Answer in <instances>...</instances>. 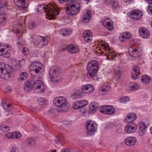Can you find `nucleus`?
<instances>
[{
	"mask_svg": "<svg viewBox=\"0 0 152 152\" xmlns=\"http://www.w3.org/2000/svg\"><path fill=\"white\" fill-rule=\"evenodd\" d=\"M34 87L38 93H43L45 88L42 82L40 80H37L34 81L33 85L30 81H27L25 82L23 88L26 92H29L31 91Z\"/></svg>",
	"mask_w": 152,
	"mask_h": 152,
	"instance_id": "1",
	"label": "nucleus"
},
{
	"mask_svg": "<svg viewBox=\"0 0 152 152\" xmlns=\"http://www.w3.org/2000/svg\"><path fill=\"white\" fill-rule=\"evenodd\" d=\"M14 72V69L11 66L6 65L4 62L0 63V76L2 78L8 79Z\"/></svg>",
	"mask_w": 152,
	"mask_h": 152,
	"instance_id": "2",
	"label": "nucleus"
},
{
	"mask_svg": "<svg viewBox=\"0 0 152 152\" xmlns=\"http://www.w3.org/2000/svg\"><path fill=\"white\" fill-rule=\"evenodd\" d=\"M66 12L69 15H76L80 11V5L75 1H70L66 4Z\"/></svg>",
	"mask_w": 152,
	"mask_h": 152,
	"instance_id": "3",
	"label": "nucleus"
},
{
	"mask_svg": "<svg viewBox=\"0 0 152 152\" xmlns=\"http://www.w3.org/2000/svg\"><path fill=\"white\" fill-rule=\"evenodd\" d=\"M53 103L57 107L61 108L58 112H66L69 109V106L66 99L63 96H58L53 99Z\"/></svg>",
	"mask_w": 152,
	"mask_h": 152,
	"instance_id": "4",
	"label": "nucleus"
},
{
	"mask_svg": "<svg viewBox=\"0 0 152 152\" xmlns=\"http://www.w3.org/2000/svg\"><path fill=\"white\" fill-rule=\"evenodd\" d=\"M98 69V64L96 61L93 60L92 62H90L87 66V69L88 72L87 74L88 77L89 78H92L95 80L96 75Z\"/></svg>",
	"mask_w": 152,
	"mask_h": 152,
	"instance_id": "5",
	"label": "nucleus"
},
{
	"mask_svg": "<svg viewBox=\"0 0 152 152\" xmlns=\"http://www.w3.org/2000/svg\"><path fill=\"white\" fill-rule=\"evenodd\" d=\"M55 4H50L46 6L45 13L47 16L50 17L48 19L53 18L54 16L58 15L59 11L57 9Z\"/></svg>",
	"mask_w": 152,
	"mask_h": 152,
	"instance_id": "6",
	"label": "nucleus"
},
{
	"mask_svg": "<svg viewBox=\"0 0 152 152\" xmlns=\"http://www.w3.org/2000/svg\"><path fill=\"white\" fill-rule=\"evenodd\" d=\"M86 133L89 135L94 134L97 130L96 124L94 122L88 120L85 124Z\"/></svg>",
	"mask_w": 152,
	"mask_h": 152,
	"instance_id": "7",
	"label": "nucleus"
},
{
	"mask_svg": "<svg viewBox=\"0 0 152 152\" xmlns=\"http://www.w3.org/2000/svg\"><path fill=\"white\" fill-rule=\"evenodd\" d=\"M30 68L34 71L37 74H39L44 71V67L41 63L39 62L35 61L31 63Z\"/></svg>",
	"mask_w": 152,
	"mask_h": 152,
	"instance_id": "8",
	"label": "nucleus"
},
{
	"mask_svg": "<svg viewBox=\"0 0 152 152\" xmlns=\"http://www.w3.org/2000/svg\"><path fill=\"white\" fill-rule=\"evenodd\" d=\"M59 73V69L57 66H53L50 68L49 73L52 82L57 81V77L58 76Z\"/></svg>",
	"mask_w": 152,
	"mask_h": 152,
	"instance_id": "9",
	"label": "nucleus"
},
{
	"mask_svg": "<svg viewBox=\"0 0 152 152\" xmlns=\"http://www.w3.org/2000/svg\"><path fill=\"white\" fill-rule=\"evenodd\" d=\"M99 110L102 113L111 115L114 113L115 110L113 107L109 105H106L101 106Z\"/></svg>",
	"mask_w": 152,
	"mask_h": 152,
	"instance_id": "10",
	"label": "nucleus"
},
{
	"mask_svg": "<svg viewBox=\"0 0 152 152\" xmlns=\"http://www.w3.org/2000/svg\"><path fill=\"white\" fill-rule=\"evenodd\" d=\"M142 13L141 11L133 10L130 12L129 16L133 20H138L142 17Z\"/></svg>",
	"mask_w": 152,
	"mask_h": 152,
	"instance_id": "11",
	"label": "nucleus"
},
{
	"mask_svg": "<svg viewBox=\"0 0 152 152\" xmlns=\"http://www.w3.org/2000/svg\"><path fill=\"white\" fill-rule=\"evenodd\" d=\"M129 124V125L126 126L125 127L126 132L129 134L134 132L137 129V125L135 123Z\"/></svg>",
	"mask_w": 152,
	"mask_h": 152,
	"instance_id": "12",
	"label": "nucleus"
},
{
	"mask_svg": "<svg viewBox=\"0 0 152 152\" xmlns=\"http://www.w3.org/2000/svg\"><path fill=\"white\" fill-rule=\"evenodd\" d=\"M66 49L67 50L69 53L71 54H75L79 51L78 47L73 44H71L66 46Z\"/></svg>",
	"mask_w": 152,
	"mask_h": 152,
	"instance_id": "13",
	"label": "nucleus"
},
{
	"mask_svg": "<svg viewBox=\"0 0 152 152\" xmlns=\"http://www.w3.org/2000/svg\"><path fill=\"white\" fill-rule=\"evenodd\" d=\"M138 134L140 136L144 135L146 129L147 128L146 125L142 122H140L138 124Z\"/></svg>",
	"mask_w": 152,
	"mask_h": 152,
	"instance_id": "14",
	"label": "nucleus"
},
{
	"mask_svg": "<svg viewBox=\"0 0 152 152\" xmlns=\"http://www.w3.org/2000/svg\"><path fill=\"white\" fill-rule=\"evenodd\" d=\"M140 71L139 67L137 66H134L132 68L131 77L133 79L136 80L138 78L139 75L140 74Z\"/></svg>",
	"mask_w": 152,
	"mask_h": 152,
	"instance_id": "15",
	"label": "nucleus"
},
{
	"mask_svg": "<svg viewBox=\"0 0 152 152\" xmlns=\"http://www.w3.org/2000/svg\"><path fill=\"white\" fill-rule=\"evenodd\" d=\"M137 118V115L134 113L128 114L125 118V120L127 123H134L133 122Z\"/></svg>",
	"mask_w": 152,
	"mask_h": 152,
	"instance_id": "16",
	"label": "nucleus"
},
{
	"mask_svg": "<svg viewBox=\"0 0 152 152\" xmlns=\"http://www.w3.org/2000/svg\"><path fill=\"white\" fill-rule=\"evenodd\" d=\"M7 46H3L0 44V56H3L4 57L9 58L10 56V54L7 52Z\"/></svg>",
	"mask_w": 152,
	"mask_h": 152,
	"instance_id": "17",
	"label": "nucleus"
},
{
	"mask_svg": "<svg viewBox=\"0 0 152 152\" xmlns=\"http://www.w3.org/2000/svg\"><path fill=\"white\" fill-rule=\"evenodd\" d=\"M132 36L129 33L125 32L121 34L119 37V40L121 42H125L129 40L131 38Z\"/></svg>",
	"mask_w": 152,
	"mask_h": 152,
	"instance_id": "18",
	"label": "nucleus"
},
{
	"mask_svg": "<svg viewBox=\"0 0 152 152\" xmlns=\"http://www.w3.org/2000/svg\"><path fill=\"white\" fill-rule=\"evenodd\" d=\"M139 31L140 36L143 38H148L150 37L149 32L145 28H140Z\"/></svg>",
	"mask_w": 152,
	"mask_h": 152,
	"instance_id": "19",
	"label": "nucleus"
},
{
	"mask_svg": "<svg viewBox=\"0 0 152 152\" xmlns=\"http://www.w3.org/2000/svg\"><path fill=\"white\" fill-rule=\"evenodd\" d=\"M48 37H44L42 36H38L37 39L39 41V45L43 47L46 45L48 43Z\"/></svg>",
	"mask_w": 152,
	"mask_h": 152,
	"instance_id": "20",
	"label": "nucleus"
},
{
	"mask_svg": "<svg viewBox=\"0 0 152 152\" xmlns=\"http://www.w3.org/2000/svg\"><path fill=\"white\" fill-rule=\"evenodd\" d=\"M125 142L127 145L133 146L136 144L137 140L136 138L134 137H128L125 139Z\"/></svg>",
	"mask_w": 152,
	"mask_h": 152,
	"instance_id": "21",
	"label": "nucleus"
},
{
	"mask_svg": "<svg viewBox=\"0 0 152 152\" xmlns=\"http://www.w3.org/2000/svg\"><path fill=\"white\" fill-rule=\"evenodd\" d=\"M81 90L83 93H86L92 92L94 90V87L89 84L83 86L81 88Z\"/></svg>",
	"mask_w": 152,
	"mask_h": 152,
	"instance_id": "22",
	"label": "nucleus"
},
{
	"mask_svg": "<svg viewBox=\"0 0 152 152\" xmlns=\"http://www.w3.org/2000/svg\"><path fill=\"white\" fill-rule=\"evenodd\" d=\"M16 6L20 9H25L26 7L25 6V0H13Z\"/></svg>",
	"mask_w": 152,
	"mask_h": 152,
	"instance_id": "23",
	"label": "nucleus"
},
{
	"mask_svg": "<svg viewBox=\"0 0 152 152\" xmlns=\"http://www.w3.org/2000/svg\"><path fill=\"white\" fill-rule=\"evenodd\" d=\"M99 107V104L96 102L91 103L89 105V111L91 113H94L97 110Z\"/></svg>",
	"mask_w": 152,
	"mask_h": 152,
	"instance_id": "24",
	"label": "nucleus"
},
{
	"mask_svg": "<svg viewBox=\"0 0 152 152\" xmlns=\"http://www.w3.org/2000/svg\"><path fill=\"white\" fill-rule=\"evenodd\" d=\"M110 88L105 85L102 86L99 89V91L102 95H104L106 94L109 90Z\"/></svg>",
	"mask_w": 152,
	"mask_h": 152,
	"instance_id": "25",
	"label": "nucleus"
},
{
	"mask_svg": "<svg viewBox=\"0 0 152 152\" xmlns=\"http://www.w3.org/2000/svg\"><path fill=\"white\" fill-rule=\"evenodd\" d=\"M37 36L34 35L31 36V39L32 40H31V42L33 43V45L34 46H38L39 45V41H38L37 39Z\"/></svg>",
	"mask_w": 152,
	"mask_h": 152,
	"instance_id": "26",
	"label": "nucleus"
},
{
	"mask_svg": "<svg viewBox=\"0 0 152 152\" xmlns=\"http://www.w3.org/2000/svg\"><path fill=\"white\" fill-rule=\"evenodd\" d=\"M27 76L28 75L26 72H22L20 74V77L18 78V80L20 82H22L27 79Z\"/></svg>",
	"mask_w": 152,
	"mask_h": 152,
	"instance_id": "27",
	"label": "nucleus"
},
{
	"mask_svg": "<svg viewBox=\"0 0 152 152\" xmlns=\"http://www.w3.org/2000/svg\"><path fill=\"white\" fill-rule=\"evenodd\" d=\"M150 80V77L146 75L142 76L141 78L142 82L143 83L145 84H148L149 83Z\"/></svg>",
	"mask_w": 152,
	"mask_h": 152,
	"instance_id": "28",
	"label": "nucleus"
},
{
	"mask_svg": "<svg viewBox=\"0 0 152 152\" xmlns=\"http://www.w3.org/2000/svg\"><path fill=\"white\" fill-rule=\"evenodd\" d=\"M46 5L44 6V5L42 4L39 5L38 6V7L37 9V11L41 13H42L43 12H45V10H46Z\"/></svg>",
	"mask_w": 152,
	"mask_h": 152,
	"instance_id": "29",
	"label": "nucleus"
},
{
	"mask_svg": "<svg viewBox=\"0 0 152 152\" xmlns=\"http://www.w3.org/2000/svg\"><path fill=\"white\" fill-rule=\"evenodd\" d=\"M35 143V140L33 138L29 137L27 138L26 140L27 145L29 146H32L34 145Z\"/></svg>",
	"mask_w": 152,
	"mask_h": 152,
	"instance_id": "30",
	"label": "nucleus"
},
{
	"mask_svg": "<svg viewBox=\"0 0 152 152\" xmlns=\"http://www.w3.org/2000/svg\"><path fill=\"white\" fill-rule=\"evenodd\" d=\"M71 32L67 30L66 28H64L60 31V34L63 36H66L70 34Z\"/></svg>",
	"mask_w": 152,
	"mask_h": 152,
	"instance_id": "31",
	"label": "nucleus"
},
{
	"mask_svg": "<svg viewBox=\"0 0 152 152\" xmlns=\"http://www.w3.org/2000/svg\"><path fill=\"white\" fill-rule=\"evenodd\" d=\"M150 4L148 8L147 11L150 15H152V0H146Z\"/></svg>",
	"mask_w": 152,
	"mask_h": 152,
	"instance_id": "32",
	"label": "nucleus"
},
{
	"mask_svg": "<svg viewBox=\"0 0 152 152\" xmlns=\"http://www.w3.org/2000/svg\"><path fill=\"white\" fill-rule=\"evenodd\" d=\"M37 102L39 104L42 105L46 104L47 100L43 97H39L38 99Z\"/></svg>",
	"mask_w": 152,
	"mask_h": 152,
	"instance_id": "33",
	"label": "nucleus"
},
{
	"mask_svg": "<svg viewBox=\"0 0 152 152\" xmlns=\"http://www.w3.org/2000/svg\"><path fill=\"white\" fill-rule=\"evenodd\" d=\"M73 107L75 110H78L81 108L79 101H77L75 102L73 105Z\"/></svg>",
	"mask_w": 152,
	"mask_h": 152,
	"instance_id": "34",
	"label": "nucleus"
},
{
	"mask_svg": "<svg viewBox=\"0 0 152 152\" xmlns=\"http://www.w3.org/2000/svg\"><path fill=\"white\" fill-rule=\"evenodd\" d=\"M1 129L2 131L4 132H6L9 131L10 130L9 127L5 125H2L1 126Z\"/></svg>",
	"mask_w": 152,
	"mask_h": 152,
	"instance_id": "35",
	"label": "nucleus"
},
{
	"mask_svg": "<svg viewBox=\"0 0 152 152\" xmlns=\"http://www.w3.org/2000/svg\"><path fill=\"white\" fill-rule=\"evenodd\" d=\"M112 8L115 9L118 6V3L117 0H113L110 5Z\"/></svg>",
	"mask_w": 152,
	"mask_h": 152,
	"instance_id": "36",
	"label": "nucleus"
},
{
	"mask_svg": "<svg viewBox=\"0 0 152 152\" xmlns=\"http://www.w3.org/2000/svg\"><path fill=\"white\" fill-rule=\"evenodd\" d=\"M92 36V32L90 30H88L85 31L83 33V37H86Z\"/></svg>",
	"mask_w": 152,
	"mask_h": 152,
	"instance_id": "37",
	"label": "nucleus"
},
{
	"mask_svg": "<svg viewBox=\"0 0 152 152\" xmlns=\"http://www.w3.org/2000/svg\"><path fill=\"white\" fill-rule=\"evenodd\" d=\"M79 101L80 102V105L81 108L84 107L88 104V101L86 100H83Z\"/></svg>",
	"mask_w": 152,
	"mask_h": 152,
	"instance_id": "38",
	"label": "nucleus"
},
{
	"mask_svg": "<svg viewBox=\"0 0 152 152\" xmlns=\"http://www.w3.org/2000/svg\"><path fill=\"white\" fill-rule=\"evenodd\" d=\"M6 5L4 2L0 1V10L2 11H5L6 8Z\"/></svg>",
	"mask_w": 152,
	"mask_h": 152,
	"instance_id": "39",
	"label": "nucleus"
},
{
	"mask_svg": "<svg viewBox=\"0 0 152 152\" xmlns=\"http://www.w3.org/2000/svg\"><path fill=\"white\" fill-rule=\"evenodd\" d=\"M129 90L133 91L138 89L139 85L137 83L134 84V85L129 86Z\"/></svg>",
	"mask_w": 152,
	"mask_h": 152,
	"instance_id": "40",
	"label": "nucleus"
},
{
	"mask_svg": "<svg viewBox=\"0 0 152 152\" xmlns=\"http://www.w3.org/2000/svg\"><path fill=\"white\" fill-rule=\"evenodd\" d=\"M129 100L128 97L126 96L125 97L122 98L120 99V102L121 103H126Z\"/></svg>",
	"mask_w": 152,
	"mask_h": 152,
	"instance_id": "41",
	"label": "nucleus"
},
{
	"mask_svg": "<svg viewBox=\"0 0 152 152\" xmlns=\"http://www.w3.org/2000/svg\"><path fill=\"white\" fill-rule=\"evenodd\" d=\"M71 94V97L72 99H75L77 98H79L75 91L72 92Z\"/></svg>",
	"mask_w": 152,
	"mask_h": 152,
	"instance_id": "42",
	"label": "nucleus"
},
{
	"mask_svg": "<svg viewBox=\"0 0 152 152\" xmlns=\"http://www.w3.org/2000/svg\"><path fill=\"white\" fill-rule=\"evenodd\" d=\"M5 137L9 139H14V137L13 133H9L5 134Z\"/></svg>",
	"mask_w": 152,
	"mask_h": 152,
	"instance_id": "43",
	"label": "nucleus"
},
{
	"mask_svg": "<svg viewBox=\"0 0 152 152\" xmlns=\"http://www.w3.org/2000/svg\"><path fill=\"white\" fill-rule=\"evenodd\" d=\"M76 92L77 96L79 98H80L81 96L83 95V93L81 90H78L75 91Z\"/></svg>",
	"mask_w": 152,
	"mask_h": 152,
	"instance_id": "44",
	"label": "nucleus"
},
{
	"mask_svg": "<svg viewBox=\"0 0 152 152\" xmlns=\"http://www.w3.org/2000/svg\"><path fill=\"white\" fill-rule=\"evenodd\" d=\"M13 135L14 137V138L18 139L21 136V134L19 132H13Z\"/></svg>",
	"mask_w": 152,
	"mask_h": 152,
	"instance_id": "45",
	"label": "nucleus"
},
{
	"mask_svg": "<svg viewBox=\"0 0 152 152\" xmlns=\"http://www.w3.org/2000/svg\"><path fill=\"white\" fill-rule=\"evenodd\" d=\"M106 27L109 30H111L113 28V26L111 25V23L110 22H107Z\"/></svg>",
	"mask_w": 152,
	"mask_h": 152,
	"instance_id": "46",
	"label": "nucleus"
},
{
	"mask_svg": "<svg viewBox=\"0 0 152 152\" xmlns=\"http://www.w3.org/2000/svg\"><path fill=\"white\" fill-rule=\"evenodd\" d=\"M120 69V67L118 66L117 68L114 70L115 74L117 75L118 77H120L121 75V71L119 70Z\"/></svg>",
	"mask_w": 152,
	"mask_h": 152,
	"instance_id": "47",
	"label": "nucleus"
},
{
	"mask_svg": "<svg viewBox=\"0 0 152 152\" xmlns=\"http://www.w3.org/2000/svg\"><path fill=\"white\" fill-rule=\"evenodd\" d=\"M84 41L87 42H90L92 39V36L83 37Z\"/></svg>",
	"mask_w": 152,
	"mask_h": 152,
	"instance_id": "48",
	"label": "nucleus"
},
{
	"mask_svg": "<svg viewBox=\"0 0 152 152\" xmlns=\"http://www.w3.org/2000/svg\"><path fill=\"white\" fill-rule=\"evenodd\" d=\"M7 20V17L6 15L3 13H0V20L2 19Z\"/></svg>",
	"mask_w": 152,
	"mask_h": 152,
	"instance_id": "49",
	"label": "nucleus"
},
{
	"mask_svg": "<svg viewBox=\"0 0 152 152\" xmlns=\"http://www.w3.org/2000/svg\"><path fill=\"white\" fill-rule=\"evenodd\" d=\"M22 53L24 55H27L29 53L28 49L26 47L23 48L22 50Z\"/></svg>",
	"mask_w": 152,
	"mask_h": 152,
	"instance_id": "50",
	"label": "nucleus"
},
{
	"mask_svg": "<svg viewBox=\"0 0 152 152\" xmlns=\"http://www.w3.org/2000/svg\"><path fill=\"white\" fill-rule=\"evenodd\" d=\"M88 15H89V17H90V19L91 17V12L90 10H88L87 11V13L86 15H84V17H85L86 18H88Z\"/></svg>",
	"mask_w": 152,
	"mask_h": 152,
	"instance_id": "51",
	"label": "nucleus"
},
{
	"mask_svg": "<svg viewBox=\"0 0 152 152\" xmlns=\"http://www.w3.org/2000/svg\"><path fill=\"white\" fill-rule=\"evenodd\" d=\"M88 18H86L85 17H84L82 19V21L84 23H86L88 22L90 20V17H89V15H88Z\"/></svg>",
	"mask_w": 152,
	"mask_h": 152,
	"instance_id": "52",
	"label": "nucleus"
},
{
	"mask_svg": "<svg viewBox=\"0 0 152 152\" xmlns=\"http://www.w3.org/2000/svg\"><path fill=\"white\" fill-rule=\"evenodd\" d=\"M10 152H19V151L17 147L14 146L12 148Z\"/></svg>",
	"mask_w": 152,
	"mask_h": 152,
	"instance_id": "53",
	"label": "nucleus"
},
{
	"mask_svg": "<svg viewBox=\"0 0 152 152\" xmlns=\"http://www.w3.org/2000/svg\"><path fill=\"white\" fill-rule=\"evenodd\" d=\"M12 105L11 104H8L5 107V110L9 111L12 109Z\"/></svg>",
	"mask_w": 152,
	"mask_h": 152,
	"instance_id": "54",
	"label": "nucleus"
},
{
	"mask_svg": "<svg viewBox=\"0 0 152 152\" xmlns=\"http://www.w3.org/2000/svg\"><path fill=\"white\" fill-rule=\"evenodd\" d=\"M54 142L56 144H59L60 142V137L59 136H56Z\"/></svg>",
	"mask_w": 152,
	"mask_h": 152,
	"instance_id": "55",
	"label": "nucleus"
},
{
	"mask_svg": "<svg viewBox=\"0 0 152 152\" xmlns=\"http://www.w3.org/2000/svg\"><path fill=\"white\" fill-rule=\"evenodd\" d=\"M28 28L30 29H32L34 28V24L33 22H31L29 23L28 25Z\"/></svg>",
	"mask_w": 152,
	"mask_h": 152,
	"instance_id": "56",
	"label": "nucleus"
},
{
	"mask_svg": "<svg viewBox=\"0 0 152 152\" xmlns=\"http://www.w3.org/2000/svg\"><path fill=\"white\" fill-rule=\"evenodd\" d=\"M113 0H104V2L107 5H110L111 4V3Z\"/></svg>",
	"mask_w": 152,
	"mask_h": 152,
	"instance_id": "57",
	"label": "nucleus"
},
{
	"mask_svg": "<svg viewBox=\"0 0 152 152\" xmlns=\"http://www.w3.org/2000/svg\"><path fill=\"white\" fill-rule=\"evenodd\" d=\"M7 21V20H6V19H1V21L0 20V25H4Z\"/></svg>",
	"mask_w": 152,
	"mask_h": 152,
	"instance_id": "58",
	"label": "nucleus"
},
{
	"mask_svg": "<svg viewBox=\"0 0 152 152\" xmlns=\"http://www.w3.org/2000/svg\"><path fill=\"white\" fill-rule=\"evenodd\" d=\"M71 124V121H65L63 122V124L64 125L67 126L68 125Z\"/></svg>",
	"mask_w": 152,
	"mask_h": 152,
	"instance_id": "59",
	"label": "nucleus"
},
{
	"mask_svg": "<svg viewBox=\"0 0 152 152\" xmlns=\"http://www.w3.org/2000/svg\"><path fill=\"white\" fill-rule=\"evenodd\" d=\"M103 46L106 49H107L109 48V45L107 43H104Z\"/></svg>",
	"mask_w": 152,
	"mask_h": 152,
	"instance_id": "60",
	"label": "nucleus"
},
{
	"mask_svg": "<svg viewBox=\"0 0 152 152\" xmlns=\"http://www.w3.org/2000/svg\"><path fill=\"white\" fill-rule=\"evenodd\" d=\"M132 53L134 55L135 54L137 55V54L138 53L137 49H134L132 51Z\"/></svg>",
	"mask_w": 152,
	"mask_h": 152,
	"instance_id": "61",
	"label": "nucleus"
},
{
	"mask_svg": "<svg viewBox=\"0 0 152 152\" xmlns=\"http://www.w3.org/2000/svg\"><path fill=\"white\" fill-rule=\"evenodd\" d=\"M61 152H70L67 149L63 148L61 151Z\"/></svg>",
	"mask_w": 152,
	"mask_h": 152,
	"instance_id": "62",
	"label": "nucleus"
},
{
	"mask_svg": "<svg viewBox=\"0 0 152 152\" xmlns=\"http://www.w3.org/2000/svg\"><path fill=\"white\" fill-rule=\"evenodd\" d=\"M67 0H58V1L59 2V3L61 4H63Z\"/></svg>",
	"mask_w": 152,
	"mask_h": 152,
	"instance_id": "63",
	"label": "nucleus"
},
{
	"mask_svg": "<svg viewBox=\"0 0 152 152\" xmlns=\"http://www.w3.org/2000/svg\"><path fill=\"white\" fill-rule=\"evenodd\" d=\"M6 102H2V106L3 107V108L5 109V104H6Z\"/></svg>",
	"mask_w": 152,
	"mask_h": 152,
	"instance_id": "64",
	"label": "nucleus"
}]
</instances>
